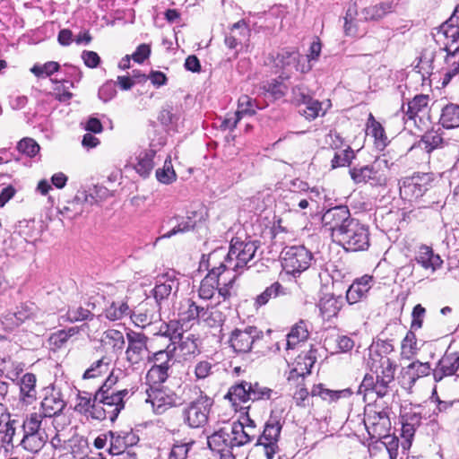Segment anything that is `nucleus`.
I'll return each instance as SVG.
<instances>
[{
  "label": "nucleus",
  "mask_w": 459,
  "mask_h": 459,
  "mask_svg": "<svg viewBox=\"0 0 459 459\" xmlns=\"http://www.w3.org/2000/svg\"><path fill=\"white\" fill-rule=\"evenodd\" d=\"M93 398L91 394L83 392L80 393L77 396V403L75 404V411L81 414H88L91 408H92Z\"/></svg>",
  "instance_id": "63"
},
{
  "label": "nucleus",
  "mask_w": 459,
  "mask_h": 459,
  "mask_svg": "<svg viewBox=\"0 0 459 459\" xmlns=\"http://www.w3.org/2000/svg\"><path fill=\"white\" fill-rule=\"evenodd\" d=\"M109 370V359L106 357H102L98 359L91 366L86 369L82 377L83 379H90L100 377Z\"/></svg>",
  "instance_id": "48"
},
{
  "label": "nucleus",
  "mask_w": 459,
  "mask_h": 459,
  "mask_svg": "<svg viewBox=\"0 0 459 459\" xmlns=\"http://www.w3.org/2000/svg\"><path fill=\"white\" fill-rule=\"evenodd\" d=\"M43 420L44 417L39 412L26 414L21 426L22 433L44 432Z\"/></svg>",
  "instance_id": "45"
},
{
  "label": "nucleus",
  "mask_w": 459,
  "mask_h": 459,
  "mask_svg": "<svg viewBox=\"0 0 459 459\" xmlns=\"http://www.w3.org/2000/svg\"><path fill=\"white\" fill-rule=\"evenodd\" d=\"M156 155V152L154 150L149 149L140 152L138 156V161L135 165L136 172L143 177L147 178L151 171L154 167V157Z\"/></svg>",
  "instance_id": "42"
},
{
  "label": "nucleus",
  "mask_w": 459,
  "mask_h": 459,
  "mask_svg": "<svg viewBox=\"0 0 459 459\" xmlns=\"http://www.w3.org/2000/svg\"><path fill=\"white\" fill-rule=\"evenodd\" d=\"M194 441H189L186 443H175L169 454V459H186L189 449L194 445Z\"/></svg>",
  "instance_id": "61"
},
{
  "label": "nucleus",
  "mask_w": 459,
  "mask_h": 459,
  "mask_svg": "<svg viewBox=\"0 0 459 459\" xmlns=\"http://www.w3.org/2000/svg\"><path fill=\"white\" fill-rule=\"evenodd\" d=\"M178 287L179 281L175 271H169L158 276L152 293L159 309H161L162 305L168 301L172 294L178 292Z\"/></svg>",
  "instance_id": "16"
},
{
  "label": "nucleus",
  "mask_w": 459,
  "mask_h": 459,
  "mask_svg": "<svg viewBox=\"0 0 459 459\" xmlns=\"http://www.w3.org/2000/svg\"><path fill=\"white\" fill-rule=\"evenodd\" d=\"M130 391L126 388L119 390H98L94 401L102 403L108 410V419L114 421L125 407V399L129 397Z\"/></svg>",
  "instance_id": "15"
},
{
  "label": "nucleus",
  "mask_w": 459,
  "mask_h": 459,
  "mask_svg": "<svg viewBox=\"0 0 459 459\" xmlns=\"http://www.w3.org/2000/svg\"><path fill=\"white\" fill-rule=\"evenodd\" d=\"M65 407V403L59 393L47 395L41 402L42 415L44 418H52L59 415Z\"/></svg>",
  "instance_id": "31"
},
{
  "label": "nucleus",
  "mask_w": 459,
  "mask_h": 459,
  "mask_svg": "<svg viewBox=\"0 0 459 459\" xmlns=\"http://www.w3.org/2000/svg\"><path fill=\"white\" fill-rule=\"evenodd\" d=\"M273 396H279L278 393L271 388L261 385L259 383L241 381L230 387L224 398L229 400L235 410L242 403L247 402L266 401Z\"/></svg>",
  "instance_id": "3"
},
{
  "label": "nucleus",
  "mask_w": 459,
  "mask_h": 459,
  "mask_svg": "<svg viewBox=\"0 0 459 459\" xmlns=\"http://www.w3.org/2000/svg\"><path fill=\"white\" fill-rule=\"evenodd\" d=\"M105 317L110 321L120 320L131 315V309L126 300H112L108 303L104 310Z\"/></svg>",
  "instance_id": "35"
},
{
  "label": "nucleus",
  "mask_w": 459,
  "mask_h": 459,
  "mask_svg": "<svg viewBox=\"0 0 459 459\" xmlns=\"http://www.w3.org/2000/svg\"><path fill=\"white\" fill-rule=\"evenodd\" d=\"M127 348L126 350V361L132 370L143 369L152 355L148 349V337L130 330L126 333Z\"/></svg>",
  "instance_id": "6"
},
{
  "label": "nucleus",
  "mask_w": 459,
  "mask_h": 459,
  "mask_svg": "<svg viewBox=\"0 0 459 459\" xmlns=\"http://www.w3.org/2000/svg\"><path fill=\"white\" fill-rule=\"evenodd\" d=\"M439 123L447 129L459 127V105L446 104L441 110Z\"/></svg>",
  "instance_id": "40"
},
{
  "label": "nucleus",
  "mask_w": 459,
  "mask_h": 459,
  "mask_svg": "<svg viewBox=\"0 0 459 459\" xmlns=\"http://www.w3.org/2000/svg\"><path fill=\"white\" fill-rule=\"evenodd\" d=\"M109 435V448L108 452L111 455H121L128 447L136 445L139 437L133 432L132 429L108 431Z\"/></svg>",
  "instance_id": "19"
},
{
  "label": "nucleus",
  "mask_w": 459,
  "mask_h": 459,
  "mask_svg": "<svg viewBox=\"0 0 459 459\" xmlns=\"http://www.w3.org/2000/svg\"><path fill=\"white\" fill-rule=\"evenodd\" d=\"M175 350L176 346L170 348L169 345L165 350L152 354L149 361L153 364L146 374V381L149 385H160L168 379L176 361L174 359Z\"/></svg>",
  "instance_id": "7"
},
{
  "label": "nucleus",
  "mask_w": 459,
  "mask_h": 459,
  "mask_svg": "<svg viewBox=\"0 0 459 459\" xmlns=\"http://www.w3.org/2000/svg\"><path fill=\"white\" fill-rule=\"evenodd\" d=\"M315 364V359L307 354L299 355L296 359L295 367L290 370L288 379L293 380L311 373V368Z\"/></svg>",
  "instance_id": "39"
},
{
  "label": "nucleus",
  "mask_w": 459,
  "mask_h": 459,
  "mask_svg": "<svg viewBox=\"0 0 459 459\" xmlns=\"http://www.w3.org/2000/svg\"><path fill=\"white\" fill-rule=\"evenodd\" d=\"M84 201H86L85 195L83 197L76 195L73 200L68 201L66 204L59 208V213L67 219H75L83 212Z\"/></svg>",
  "instance_id": "41"
},
{
  "label": "nucleus",
  "mask_w": 459,
  "mask_h": 459,
  "mask_svg": "<svg viewBox=\"0 0 459 459\" xmlns=\"http://www.w3.org/2000/svg\"><path fill=\"white\" fill-rule=\"evenodd\" d=\"M343 305L342 296L325 294L319 300L318 307L324 318L330 319L337 316Z\"/></svg>",
  "instance_id": "29"
},
{
  "label": "nucleus",
  "mask_w": 459,
  "mask_h": 459,
  "mask_svg": "<svg viewBox=\"0 0 459 459\" xmlns=\"http://www.w3.org/2000/svg\"><path fill=\"white\" fill-rule=\"evenodd\" d=\"M302 104H304L306 108L301 110L300 113L307 120H314L320 115L323 116L325 114L322 102L318 101L317 100H314L311 96Z\"/></svg>",
  "instance_id": "49"
},
{
  "label": "nucleus",
  "mask_w": 459,
  "mask_h": 459,
  "mask_svg": "<svg viewBox=\"0 0 459 459\" xmlns=\"http://www.w3.org/2000/svg\"><path fill=\"white\" fill-rule=\"evenodd\" d=\"M386 169H388V160L385 155H383L369 165L351 169L350 175L355 184H369L374 187H385L388 181Z\"/></svg>",
  "instance_id": "5"
},
{
  "label": "nucleus",
  "mask_w": 459,
  "mask_h": 459,
  "mask_svg": "<svg viewBox=\"0 0 459 459\" xmlns=\"http://www.w3.org/2000/svg\"><path fill=\"white\" fill-rule=\"evenodd\" d=\"M147 403H151L157 413H162L167 409L178 406L182 400L174 392L156 387L147 389Z\"/></svg>",
  "instance_id": "17"
},
{
  "label": "nucleus",
  "mask_w": 459,
  "mask_h": 459,
  "mask_svg": "<svg viewBox=\"0 0 459 459\" xmlns=\"http://www.w3.org/2000/svg\"><path fill=\"white\" fill-rule=\"evenodd\" d=\"M17 424L18 421L14 419L10 418L6 423H4L0 430L1 443L6 446L13 447L15 444V437L17 434Z\"/></svg>",
  "instance_id": "47"
},
{
  "label": "nucleus",
  "mask_w": 459,
  "mask_h": 459,
  "mask_svg": "<svg viewBox=\"0 0 459 459\" xmlns=\"http://www.w3.org/2000/svg\"><path fill=\"white\" fill-rule=\"evenodd\" d=\"M421 142L424 144V149L430 152L434 149L441 147L444 140L437 132H429L423 135Z\"/></svg>",
  "instance_id": "59"
},
{
  "label": "nucleus",
  "mask_w": 459,
  "mask_h": 459,
  "mask_svg": "<svg viewBox=\"0 0 459 459\" xmlns=\"http://www.w3.org/2000/svg\"><path fill=\"white\" fill-rule=\"evenodd\" d=\"M176 344H178V349L185 359L188 356H193L200 352L198 348V338H196L193 333H185L183 332Z\"/></svg>",
  "instance_id": "38"
},
{
  "label": "nucleus",
  "mask_w": 459,
  "mask_h": 459,
  "mask_svg": "<svg viewBox=\"0 0 459 459\" xmlns=\"http://www.w3.org/2000/svg\"><path fill=\"white\" fill-rule=\"evenodd\" d=\"M105 339L109 342L115 350H123L125 346V338L123 333L115 329H108L104 333Z\"/></svg>",
  "instance_id": "64"
},
{
  "label": "nucleus",
  "mask_w": 459,
  "mask_h": 459,
  "mask_svg": "<svg viewBox=\"0 0 459 459\" xmlns=\"http://www.w3.org/2000/svg\"><path fill=\"white\" fill-rule=\"evenodd\" d=\"M430 371L431 368L429 362L413 361L402 368L403 384L411 388L419 378L429 375Z\"/></svg>",
  "instance_id": "22"
},
{
  "label": "nucleus",
  "mask_w": 459,
  "mask_h": 459,
  "mask_svg": "<svg viewBox=\"0 0 459 459\" xmlns=\"http://www.w3.org/2000/svg\"><path fill=\"white\" fill-rule=\"evenodd\" d=\"M208 446L212 450L224 451L232 447V439L230 437L228 427H223L208 437Z\"/></svg>",
  "instance_id": "37"
},
{
  "label": "nucleus",
  "mask_w": 459,
  "mask_h": 459,
  "mask_svg": "<svg viewBox=\"0 0 459 459\" xmlns=\"http://www.w3.org/2000/svg\"><path fill=\"white\" fill-rule=\"evenodd\" d=\"M254 107L260 108L256 101L253 100L247 95H242L238 99V107L236 113L239 115L241 117L244 115L253 116L255 114V109L254 108Z\"/></svg>",
  "instance_id": "56"
},
{
  "label": "nucleus",
  "mask_w": 459,
  "mask_h": 459,
  "mask_svg": "<svg viewBox=\"0 0 459 459\" xmlns=\"http://www.w3.org/2000/svg\"><path fill=\"white\" fill-rule=\"evenodd\" d=\"M181 118V111L172 108H163L158 117L159 121L164 126H177Z\"/></svg>",
  "instance_id": "50"
},
{
  "label": "nucleus",
  "mask_w": 459,
  "mask_h": 459,
  "mask_svg": "<svg viewBox=\"0 0 459 459\" xmlns=\"http://www.w3.org/2000/svg\"><path fill=\"white\" fill-rule=\"evenodd\" d=\"M308 338V330L304 321H299L294 325L290 333L286 335V350L295 349L300 342Z\"/></svg>",
  "instance_id": "34"
},
{
  "label": "nucleus",
  "mask_w": 459,
  "mask_h": 459,
  "mask_svg": "<svg viewBox=\"0 0 459 459\" xmlns=\"http://www.w3.org/2000/svg\"><path fill=\"white\" fill-rule=\"evenodd\" d=\"M233 273L234 272H230V273H223L225 278L221 281V285L216 289L219 296L222 297L223 300L230 297V288L237 278V274H233Z\"/></svg>",
  "instance_id": "60"
},
{
  "label": "nucleus",
  "mask_w": 459,
  "mask_h": 459,
  "mask_svg": "<svg viewBox=\"0 0 459 459\" xmlns=\"http://www.w3.org/2000/svg\"><path fill=\"white\" fill-rule=\"evenodd\" d=\"M286 294V289L279 281H275L266 287L263 292L255 297L254 300V307L257 309L268 304L271 299Z\"/></svg>",
  "instance_id": "32"
},
{
  "label": "nucleus",
  "mask_w": 459,
  "mask_h": 459,
  "mask_svg": "<svg viewBox=\"0 0 459 459\" xmlns=\"http://www.w3.org/2000/svg\"><path fill=\"white\" fill-rule=\"evenodd\" d=\"M311 397L318 396L328 403L338 401L342 397H348L351 394L350 389L331 390L325 388L322 384L315 385L310 391Z\"/></svg>",
  "instance_id": "36"
},
{
  "label": "nucleus",
  "mask_w": 459,
  "mask_h": 459,
  "mask_svg": "<svg viewBox=\"0 0 459 459\" xmlns=\"http://www.w3.org/2000/svg\"><path fill=\"white\" fill-rule=\"evenodd\" d=\"M183 332L184 331L182 329V326L179 325V322L172 320L169 321V323H163L160 325L157 334L169 338V341L171 342L169 345H173L174 347L176 346L177 341Z\"/></svg>",
  "instance_id": "46"
},
{
  "label": "nucleus",
  "mask_w": 459,
  "mask_h": 459,
  "mask_svg": "<svg viewBox=\"0 0 459 459\" xmlns=\"http://www.w3.org/2000/svg\"><path fill=\"white\" fill-rule=\"evenodd\" d=\"M198 396L186 403L182 410L183 422L191 429H199L206 425L213 400L200 388L194 387Z\"/></svg>",
  "instance_id": "4"
},
{
  "label": "nucleus",
  "mask_w": 459,
  "mask_h": 459,
  "mask_svg": "<svg viewBox=\"0 0 459 459\" xmlns=\"http://www.w3.org/2000/svg\"><path fill=\"white\" fill-rule=\"evenodd\" d=\"M228 427L230 437L232 439V447L242 446L249 442L255 437V433L247 431L245 429V422L240 420L233 421Z\"/></svg>",
  "instance_id": "28"
},
{
  "label": "nucleus",
  "mask_w": 459,
  "mask_h": 459,
  "mask_svg": "<svg viewBox=\"0 0 459 459\" xmlns=\"http://www.w3.org/2000/svg\"><path fill=\"white\" fill-rule=\"evenodd\" d=\"M414 260L425 270H429L431 273L440 268L443 260L441 257L433 252L430 247L422 245L419 247L415 254Z\"/></svg>",
  "instance_id": "26"
},
{
  "label": "nucleus",
  "mask_w": 459,
  "mask_h": 459,
  "mask_svg": "<svg viewBox=\"0 0 459 459\" xmlns=\"http://www.w3.org/2000/svg\"><path fill=\"white\" fill-rule=\"evenodd\" d=\"M225 320V315L219 309L217 305L203 306L199 323L209 327H219Z\"/></svg>",
  "instance_id": "33"
},
{
  "label": "nucleus",
  "mask_w": 459,
  "mask_h": 459,
  "mask_svg": "<svg viewBox=\"0 0 459 459\" xmlns=\"http://www.w3.org/2000/svg\"><path fill=\"white\" fill-rule=\"evenodd\" d=\"M17 150L20 152L32 158L39 153L40 147L34 139L25 137L18 143Z\"/></svg>",
  "instance_id": "57"
},
{
  "label": "nucleus",
  "mask_w": 459,
  "mask_h": 459,
  "mask_svg": "<svg viewBox=\"0 0 459 459\" xmlns=\"http://www.w3.org/2000/svg\"><path fill=\"white\" fill-rule=\"evenodd\" d=\"M373 284V277L363 275L356 279L346 291V300L349 304H355L364 298L371 289Z\"/></svg>",
  "instance_id": "23"
},
{
  "label": "nucleus",
  "mask_w": 459,
  "mask_h": 459,
  "mask_svg": "<svg viewBox=\"0 0 459 459\" xmlns=\"http://www.w3.org/2000/svg\"><path fill=\"white\" fill-rule=\"evenodd\" d=\"M21 394L26 403H31L36 398V376L32 373H26L21 378Z\"/></svg>",
  "instance_id": "44"
},
{
  "label": "nucleus",
  "mask_w": 459,
  "mask_h": 459,
  "mask_svg": "<svg viewBox=\"0 0 459 459\" xmlns=\"http://www.w3.org/2000/svg\"><path fill=\"white\" fill-rule=\"evenodd\" d=\"M365 425L370 436L381 438L388 434L390 420L385 411L374 412L367 416Z\"/></svg>",
  "instance_id": "21"
},
{
  "label": "nucleus",
  "mask_w": 459,
  "mask_h": 459,
  "mask_svg": "<svg viewBox=\"0 0 459 459\" xmlns=\"http://www.w3.org/2000/svg\"><path fill=\"white\" fill-rule=\"evenodd\" d=\"M428 103L429 97L427 95H417L407 103L406 109L403 104L402 106V110L409 119H413L420 113L426 111Z\"/></svg>",
  "instance_id": "43"
},
{
  "label": "nucleus",
  "mask_w": 459,
  "mask_h": 459,
  "mask_svg": "<svg viewBox=\"0 0 459 459\" xmlns=\"http://www.w3.org/2000/svg\"><path fill=\"white\" fill-rule=\"evenodd\" d=\"M237 30H241V33L244 32V34L248 31L244 21H239L234 23L232 26L231 33L227 35L224 39L225 45L230 49L236 48L238 45L241 43V39L234 34Z\"/></svg>",
  "instance_id": "55"
},
{
  "label": "nucleus",
  "mask_w": 459,
  "mask_h": 459,
  "mask_svg": "<svg viewBox=\"0 0 459 459\" xmlns=\"http://www.w3.org/2000/svg\"><path fill=\"white\" fill-rule=\"evenodd\" d=\"M394 7V3L389 0L366 6L360 12H359L356 3L350 4L344 17L345 34L347 36H358L359 22L379 21L393 13Z\"/></svg>",
  "instance_id": "1"
},
{
  "label": "nucleus",
  "mask_w": 459,
  "mask_h": 459,
  "mask_svg": "<svg viewBox=\"0 0 459 459\" xmlns=\"http://www.w3.org/2000/svg\"><path fill=\"white\" fill-rule=\"evenodd\" d=\"M175 220L178 221V218H175ZM195 220L189 215L186 218H181V221H178L177 225H175L169 231L163 234L161 238H168L178 233L189 231L195 228Z\"/></svg>",
  "instance_id": "51"
},
{
  "label": "nucleus",
  "mask_w": 459,
  "mask_h": 459,
  "mask_svg": "<svg viewBox=\"0 0 459 459\" xmlns=\"http://www.w3.org/2000/svg\"><path fill=\"white\" fill-rule=\"evenodd\" d=\"M223 273L224 271L220 265L209 271L206 276L202 280L198 290V295L201 299L208 300L212 299L216 289L221 285V281L225 278Z\"/></svg>",
  "instance_id": "20"
},
{
  "label": "nucleus",
  "mask_w": 459,
  "mask_h": 459,
  "mask_svg": "<svg viewBox=\"0 0 459 459\" xmlns=\"http://www.w3.org/2000/svg\"><path fill=\"white\" fill-rule=\"evenodd\" d=\"M156 178L162 184H171L177 179L176 172L170 160H166L161 169L156 170Z\"/></svg>",
  "instance_id": "52"
},
{
  "label": "nucleus",
  "mask_w": 459,
  "mask_h": 459,
  "mask_svg": "<svg viewBox=\"0 0 459 459\" xmlns=\"http://www.w3.org/2000/svg\"><path fill=\"white\" fill-rule=\"evenodd\" d=\"M48 435L44 432L22 433V437L16 446L24 450L36 454L39 452L48 441Z\"/></svg>",
  "instance_id": "30"
},
{
  "label": "nucleus",
  "mask_w": 459,
  "mask_h": 459,
  "mask_svg": "<svg viewBox=\"0 0 459 459\" xmlns=\"http://www.w3.org/2000/svg\"><path fill=\"white\" fill-rule=\"evenodd\" d=\"M418 351L417 338L412 331H409L402 342V356L411 358Z\"/></svg>",
  "instance_id": "53"
},
{
  "label": "nucleus",
  "mask_w": 459,
  "mask_h": 459,
  "mask_svg": "<svg viewBox=\"0 0 459 459\" xmlns=\"http://www.w3.org/2000/svg\"><path fill=\"white\" fill-rule=\"evenodd\" d=\"M273 65L279 70V78L281 81L290 79L294 71L306 74L312 68L295 48H282L278 51L273 57Z\"/></svg>",
  "instance_id": "8"
},
{
  "label": "nucleus",
  "mask_w": 459,
  "mask_h": 459,
  "mask_svg": "<svg viewBox=\"0 0 459 459\" xmlns=\"http://www.w3.org/2000/svg\"><path fill=\"white\" fill-rule=\"evenodd\" d=\"M335 241L347 251L366 250L369 247L368 229L355 219Z\"/></svg>",
  "instance_id": "9"
},
{
  "label": "nucleus",
  "mask_w": 459,
  "mask_h": 459,
  "mask_svg": "<svg viewBox=\"0 0 459 459\" xmlns=\"http://www.w3.org/2000/svg\"><path fill=\"white\" fill-rule=\"evenodd\" d=\"M354 158L355 153L353 150L349 145H346V149L342 150V152H335L333 158L332 159V168L335 169L338 167L350 165Z\"/></svg>",
  "instance_id": "54"
},
{
  "label": "nucleus",
  "mask_w": 459,
  "mask_h": 459,
  "mask_svg": "<svg viewBox=\"0 0 459 459\" xmlns=\"http://www.w3.org/2000/svg\"><path fill=\"white\" fill-rule=\"evenodd\" d=\"M60 68V65L57 62L49 61L45 63L44 65H35L30 68V72L37 77H41L43 75L50 76L54 73L57 72Z\"/></svg>",
  "instance_id": "58"
},
{
  "label": "nucleus",
  "mask_w": 459,
  "mask_h": 459,
  "mask_svg": "<svg viewBox=\"0 0 459 459\" xmlns=\"http://www.w3.org/2000/svg\"><path fill=\"white\" fill-rule=\"evenodd\" d=\"M393 381H387L386 379L373 375L367 374L359 386V391L375 393L378 398L385 397L389 392V385Z\"/></svg>",
  "instance_id": "27"
},
{
  "label": "nucleus",
  "mask_w": 459,
  "mask_h": 459,
  "mask_svg": "<svg viewBox=\"0 0 459 459\" xmlns=\"http://www.w3.org/2000/svg\"><path fill=\"white\" fill-rule=\"evenodd\" d=\"M263 332L256 326L247 325L234 329L229 338V345L233 352L246 354L251 351L254 343L263 338Z\"/></svg>",
  "instance_id": "13"
},
{
  "label": "nucleus",
  "mask_w": 459,
  "mask_h": 459,
  "mask_svg": "<svg viewBox=\"0 0 459 459\" xmlns=\"http://www.w3.org/2000/svg\"><path fill=\"white\" fill-rule=\"evenodd\" d=\"M370 368L376 376H379L387 381H394L396 365L386 356L376 353L371 357Z\"/></svg>",
  "instance_id": "24"
},
{
  "label": "nucleus",
  "mask_w": 459,
  "mask_h": 459,
  "mask_svg": "<svg viewBox=\"0 0 459 459\" xmlns=\"http://www.w3.org/2000/svg\"><path fill=\"white\" fill-rule=\"evenodd\" d=\"M74 334V330L73 328L69 329L68 331L61 330L50 336L49 342L55 349H60L65 345L68 339Z\"/></svg>",
  "instance_id": "62"
},
{
  "label": "nucleus",
  "mask_w": 459,
  "mask_h": 459,
  "mask_svg": "<svg viewBox=\"0 0 459 459\" xmlns=\"http://www.w3.org/2000/svg\"><path fill=\"white\" fill-rule=\"evenodd\" d=\"M434 182L432 173H415L411 177L403 178L399 183L402 199L412 202L421 197Z\"/></svg>",
  "instance_id": "11"
},
{
  "label": "nucleus",
  "mask_w": 459,
  "mask_h": 459,
  "mask_svg": "<svg viewBox=\"0 0 459 459\" xmlns=\"http://www.w3.org/2000/svg\"><path fill=\"white\" fill-rule=\"evenodd\" d=\"M281 429V420L273 415H271L264 424V430L257 439L256 446L264 447L267 459H273L274 455L279 452L278 441Z\"/></svg>",
  "instance_id": "14"
},
{
  "label": "nucleus",
  "mask_w": 459,
  "mask_h": 459,
  "mask_svg": "<svg viewBox=\"0 0 459 459\" xmlns=\"http://www.w3.org/2000/svg\"><path fill=\"white\" fill-rule=\"evenodd\" d=\"M321 220L323 227L330 231L333 239L336 240L355 218L351 217L347 206L338 205L325 211Z\"/></svg>",
  "instance_id": "12"
},
{
  "label": "nucleus",
  "mask_w": 459,
  "mask_h": 459,
  "mask_svg": "<svg viewBox=\"0 0 459 459\" xmlns=\"http://www.w3.org/2000/svg\"><path fill=\"white\" fill-rule=\"evenodd\" d=\"M459 377V352L446 351L433 369V377L436 382L446 377Z\"/></svg>",
  "instance_id": "18"
},
{
  "label": "nucleus",
  "mask_w": 459,
  "mask_h": 459,
  "mask_svg": "<svg viewBox=\"0 0 459 459\" xmlns=\"http://www.w3.org/2000/svg\"><path fill=\"white\" fill-rule=\"evenodd\" d=\"M134 324L139 327L144 328L152 323L160 321V309L157 306L143 305L135 312L130 315Z\"/></svg>",
  "instance_id": "25"
},
{
  "label": "nucleus",
  "mask_w": 459,
  "mask_h": 459,
  "mask_svg": "<svg viewBox=\"0 0 459 459\" xmlns=\"http://www.w3.org/2000/svg\"><path fill=\"white\" fill-rule=\"evenodd\" d=\"M258 247L259 241L257 240H241L239 238H234L231 239L229 252L220 266L225 273L241 272L255 257Z\"/></svg>",
  "instance_id": "2"
},
{
  "label": "nucleus",
  "mask_w": 459,
  "mask_h": 459,
  "mask_svg": "<svg viewBox=\"0 0 459 459\" xmlns=\"http://www.w3.org/2000/svg\"><path fill=\"white\" fill-rule=\"evenodd\" d=\"M312 257L303 246L288 247L281 252V264L288 274L296 276L309 268Z\"/></svg>",
  "instance_id": "10"
}]
</instances>
